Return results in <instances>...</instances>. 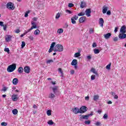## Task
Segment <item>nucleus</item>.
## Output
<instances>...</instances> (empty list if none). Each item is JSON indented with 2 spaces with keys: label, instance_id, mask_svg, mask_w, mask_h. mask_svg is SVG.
Returning a JSON list of instances; mask_svg holds the SVG:
<instances>
[{
  "label": "nucleus",
  "instance_id": "f257e3e1",
  "mask_svg": "<svg viewBox=\"0 0 126 126\" xmlns=\"http://www.w3.org/2000/svg\"><path fill=\"white\" fill-rule=\"evenodd\" d=\"M15 69H16V64L13 63L8 66L7 71H8V72H12L14 71Z\"/></svg>",
  "mask_w": 126,
  "mask_h": 126
},
{
  "label": "nucleus",
  "instance_id": "f03ea898",
  "mask_svg": "<svg viewBox=\"0 0 126 126\" xmlns=\"http://www.w3.org/2000/svg\"><path fill=\"white\" fill-rule=\"evenodd\" d=\"M63 46L61 44H57L55 46L54 52H63Z\"/></svg>",
  "mask_w": 126,
  "mask_h": 126
},
{
  "label": "nucleus",
  "instance_id": "7ed1b4c3",
  "mask_svg": "<svg viewBox=\"0 0 126 126\" xmlns=\"http://www.w3.org/2000/svg\"><path fill=\"white\" fill-rule=\"evenodd\" d=\"M6 7L10 10H14V8H15V6H14V4H13V3L9 2L6 4Z\"/></svg>",
  "mask_w": 126,
  "mask_h": 126
},
{
  "label": "nucleus",
  "instance_id": "20e7f679",
  "mask_svg": "<svg viewBox=\"0 0 126 126\" xmlns=\"http://www.w3.org/2000/svg\"><path fill=\"white\" fill-rule=\"evenodd\" d=\"M87 111V108L85 106H83L81 107L80 108V114H83V113H85V112Z\"/></svg>",
  "mask_w": 126,
  "mask_h": 126
},
{
  "label": "nucleus",
  "instance_id": "39448f33",
  "mask_svg": "<svg viewBox=\"0 0 126 126\" xmlns=\"http://www.w3.org/2000/svg\"><path fill=\"white\" fill-rule=\"evenodd\" d=\"M32 26L30 29L28 30L30 32L31 30H33V29H35L37 28V25H36V23L34 22H32Z\"/></svg>",
  "mask_w": 126,
  "mask_h": 126
},
{
  "label": "nucleus",
  "instance_id": "423d86ee",
  "mask_svg": "<svg viewBox=\"0 0 126 126\" xmlns=\"http://www.w3.org/2000/svg\"><path fill=\"white\" fill-rule=\"evenodd\" d=\"M18 96L17 94H13L12 96V100L13 102H16L18 100V97H17Z\"/></svg>",
  "mask_w": 126,
  "mask_h": 126
},
{
  "label": "nucleus",
  "instance_id": "0eeeda50",
  "mask_svg": "<svg viewBox=\"0 0 126 126\" xmlns=\"http://www.w3.org/2000/svg\"><path fill=\"white\" fill-rule=\"evenodd\" d=\"M72 112L73 113H74L75 114H79L80 113V110H79V109L77 107H75L74 108H72Z\"/></svg>",
  "mask_w": 126,
  "mask_h": 126
},
{
  "label": "nucleus",
  "instance_id": "6e6552de",
  "mask_svg": "<svg viewBox=\"0 0 126 126\" xmlns=\"http://www.w3.org/2000/svg\"><path fill=\"white\" fill-rule=\"evenodd\" d=\"M24 71L26 73H30V67H29V66H26L24 68Z\"/></svg>",
  "mask_w": 126,
  "mask_h": 126
},
{
  "label": "nucleus",
  "instance_id": "1a4fd4ad",
  "mask_svg": "<svg viewBox=\"0 0 126 126\" xmlns=\"http://www.w3.org/2000/svg\"><path fill=\"white\" fill-rule=\"evenodd\" d=\"M119 37L120 39H126V34L125 33H120L119 35Z\"/></svg>",
  "mask_w": 126,
  "mask_h": 126
},
{
  "label": "nucleus",
  "instance_id": "9d476101",
  "mask_svg": "<svg viewBox=\"0 0 126 126\" xmlns=\"http://www.w3.org/2000/svg\"><path fill=\"white\" fill-rule=\"evenodd\" d=\"M86 14L88 17L91 16V9H88L85 11Z\"/></svg>",
  "mask_w": 126,
  "mask_h": 126
},
{
  "label": "nucleus",
  "instance_id": "9b49d317",
  "mask_svg": "<svg viewBox=\"0 0 126 126\" xmlns=\"http://www.w3.org/2000/svg\"><path fill=\"white\" fill-rule=\"evenodd\" d=\"M85 20H86V17H81L79 20V22H80V23H83V22H84Z\"/></svg>",
  "mask_w": 126,
  "mask_h": 126
},
{
  "label": "nucleus",
  "instance_id": "f8f14e48",
  "mask_svg": "<svg viewBox=\"0 0 126 126\" xmlns=\"http://www.w3.org/2000/svg\"><path fill=\"white\" fill-rule=\"evenodd\" d=\"M111 36H112V33L110 32L103 35V37L106 39H110V37H111Z\"/></svg>",
  "mask_w": 126,
  "mask_h": 126
},
{
  "label": "nucleus",
  "instance_id": "ddd939ff",
  "mask_svg": "<svg viewBox=\"0 0 126 126\" xmlns=\"http://www.w3.org/2000/svg\"><path fill=\"white\" fill-rule=\"evenodd\" d=\"M121 33H126V26H123L121 27L120 29Z\"/></svg>",
  "mask_w": 126,
  "mask_h": 126
},
{
  "label": "nucleus",
  "instance_id": "4468645a",
  "mask_svg": "<svg viewBox=\"0 0 126 126\" xmlns=\"http://www.w3.org/2000/svg\"><path fill=\"white\" fill-rule=\"evenodd\" d=\"M12 37V36H11V35H6V36L5 38L6 42H10V41H11Z\"/></svg>",
  "mask_w": 126,
  "mask_h": 126
},
{
  "label": "nucleus",
  "instance_id": "2eb2a0df",
  "mask_svg": "<svg viewBox=\"0 0 126 126\" xmlns=\"http://www.w3.org/2000/svg\"><path fill=\"white\" fill-rule=\"evenodd\" d=\"M86 6V2L84 1H81L80 7L81 8H84Z\"/></svg>",
  "mask_w": 126,
  "mask_h": 126
},
{
  "label": "nucleus",
  "instance_id": "dca6fc26",
  "mask_svg": "<svg viewBox=\"0 0 126 126\" xmlns=\"http://www.w3.org/2000/svg\"><path fill=\"white\" fill-rule=\"evenodd\" d=\"M99 24L100 26H101V27H103V26L104 25V19H103V18H100L99 19Z\"/></svg>",
  "mask_w": 126,
  "mask_h": 126
},
{
  "label": "nucleus",
  "instance_id": "f3484780",
  "mask_svg": "<svg viewBox=\"0 0 126 126\" xmlns=\"http://www.w3.org/2000/svg\"><path fill=\"white\" fill-rule=\"evenodd\" d=\"M108 11V6H104L102 8V13L105 14Z\"/></svg>",
  "mask_w": 126,
  "mask_h": 126
},
{
  "label": "nucleus",
  "instance_id": "a211bd4d",
  "mask_svg": "<svg viewBox=\"0 0 126 126\" xmlns=\"http://www.w3.org/2000/svg\"><path fill=\"white\" fill-rule=\"evenodd\" d=\"M71 65H76L77 64V60L73 59L71 63Z\"/></svg>",
  "mask_w": 126,
  "mask_h": 126
},
{
  "label": "nucleus",
  "instance_id": "6ab92c4d",
  "mask_svg": "<svg viewBox=\"0 0 126 126\" xmlns=\"http://www.w3.org/2000/svg\"><path fill=\"white\" fill-rule=\"evenodd\" d=\"M91 71H92V72H93V73H94V74H95V75L98 76V72L97 71H96V70L95 69V68H92Z\"/></svg>",
  "mask_w": 126,
  "mask_h": 126
},
{
  "label": "nucleus",
  "instance_id": "aec40b11",
  "mask_svg": "<svg viewBox=\"0 0 126 126\" xmlns=\"http://www.w3.org/2000/svg\"><path fill=\"white\" fill-rule=\"evenodd\" d=\"M12 83L14 85H16L17 83H18V79L16 78H14L12 81Z\"/></svg>",
  "mask_w": 126,
  "mask_h": 126
},
{
  "label": "nucleus",
  "instance_id": "412c9836",
  "mask_svg": "<svg viewBox=\"0 0 126 126\" xmlns=\"http://www.w3.org/2000/svg\"><path fill=\"white\" fill-rule=\"evenodd\" d=\"M81 119H83L84 120H88L89 119V115H82L81 117Z\"/></svg>",
  "mask_w": 126,
  "mask_h": 126
},
{
  "label": "nucleus",
  "instance_id": "4be33fe9",
  "mask_svg": "<svg viewBox=\"0 0 126 126\" xmlns=\"http://www.w3.org/2000/svg\"><path fill=\"white\" fill-rule=\"evenodd\" d=\"M23 70H24L23 67H20L18 69V72H19V73L21 74V73H22L23 72Z\"/></svg>",
  "mask_w": 126,
  "mask_h": 126
},
{
  "label": "nucleus",
  "instance_id": "5701e85b",
  "mask_svg": "<svg viewBox=\"0 0 126 126\" xmlns=\"http://www.w3.org/2000/svg\"><path fill=\"white\" fill-rule=\"evenodd\" d=\"M57 33L58 34H63V29H59L57 30Z\"/></svg>",
  "mask_w": 126,
  "mask_h": 126
},
{
  "label": "nucleus",
  "instance_id": "b1692460",
  "mask_svg": "<svg viewBox=\"0 0 126 126\" xmlns=\"http://www.w3.org/2000/svg\"><path fill=\"white\" fill-rule=\"evenodd\" d=\"M99 99V95L95 94L94 96V101H97Z\"/></svg>",
  "mask_w": 126,
  "mask_h": 126
},
{
  "label": "nucleus",
  "instance_id": "393cba45",
  "mask_svg": "<svg viewBox=\"0 0 126 126\" xmlns=\"http://www.w3.org/2000/svg\"><path fill=\"white\" fill-rule=\"evenodd\" d=\"M12 113L13 115H17V114H18V110L16 109H14L12 110Z\"/></svg>",
  "mask_w": 126,
  "mask_h": 126
},
{
  "label": "nucleus",
  "instance_id": "a878e982",
  "mask_svg": "<svg viewBox=\"0 0 126 126\" xmlns=\"http://www.w3.org/2000/svg\"><path fill=\"white\" fill-rule=\"evenodd\" d=\"M49 97L50 99H54V98H55V94H54L53 93H51L49 94Z\"/></svg>",
  "mask_w": 126,
  "mask_h": 126
},
{
  "label": "nucleus",
  "instance_id": "bb28decb",
  "mask_svg": "<svg viewBox=\"0 0 126 126\" xmlns=\"http://www.w3.org/2000/svg\"><path fill=\"white\" fill-rule=\"evenodd\" d=\"M39 34H40V30H39L38 29L35 30L34 32V35H39Z\"/></svg>",
  "mask_w": 126,
  "mask_h": 126
},
{
  "label": "nucleus",
  "instance_id": "cd10ccee",
  "mask_svg": "<svg viewBox=\"0 0 126 126\" xmlns=\"http://www.w3.org/2000/svg\"><path fill=\"white\" fill-rule=\"evenodd\" d=\"M58 71L61 73L62 76H63V69H62V68H59L58 69Z\"/></svg>",
  "mask_w": 126,
  "mask_h": 126
},
{
  "label": "nucleus",
  "instance_id": "c85d7f7f",
  "mask_svg": "<svg viewBox=\"0 0 126 126\" xmlns=\"http://www.w3.org/2000/svg\"><path fill=\"white\" fill-rule=\"evenodd\" d=\"M29 32H30L28 30V31H26L23 34H21L20 35V37H22L25 36V35H26V34H27V33H29Z\"/></svg>",
  "mask_w": 126,
  "mask_h": 126
},
{
  "label": "nucleus",
  "instance_id": "c756f323",
  "mask_svg": "<svg viewBox=\"0 0 126 126\" xmlns=\"http://www.w3.org/2000/svg\"><path fill=\"white\" fill-rule=\"evenodd\" d=\"M47 124L48 125H50V126H53L54 125V122H53V120H49Z\"/></svg>",
  "mask_w": 126,
  "mask_h": 126
},
{
  "label": "nucleus",
  "instance_id": "7c9ffc66",
  "mask_svg": "<svg viewBox=\"0 0 126 126\" xmlns=\"http://www.w3.org/2000/svg\"><path fill=\"white\" fill-rule=\"evenodd\" d=\"M31 12V10H29L28 11H27L25 14V17H28V14L30 13Z\"/></svg>",
  "mask_w": 126,
  "mask_h": 126
},
{
  "label": "nucleus",
  "instance_id": "2f4dec72",
  "mask_svg": "<svg viewBox=\"0 0 126 126\" xmlns=\"http://www.w3.org/2000/svg\"><path fill=\"white\" fill-rule=\"evenodd\" d=\"M94 54H99V53H100V50H99V49H94Z\"/></svg>",
  "mask_w": 126,
  "mask_h": 126
},
{
  "label": "nucleus",
  "instance_id": "473e14b6",
  "mask_svg": "<svg viewBox=\"0 0 126 126\" xmlns=\"http://www.w3.org/2000/svg\"><path fill=\"white\" fill-rule=\"evenodd\" d=\"M94 125L96 126H102V123H101L100 122L97 121Z\"/></svg>",
  "mask_w": 126,
  "mask_h": 126
},
{
  "label": "nucleus",
  "instance_id": "72a5a7b5",
  "mask_svg": "<svg viewBox=\"0 0 126 126\" xmlns=\"http://www.w3.org/2000/svg\"><path fill=\"white\" fill-rule=\"evenodd\" d=\"M112 65V63H109L107 66H106V68L107 69H111V65Z\"/></svg>",
  "mask_w": 126,
  "mask_h": 126
},
{
  "label": "nucleus",
  "instance_id": "f704fd0d",
  "mask_svg": "<svg viewBox=\"0 0 126 126\" xmlns=\"http://www.w3.org/2000/svg\"><path fill=\"white\" fill-rule=\"evenodd\" d=\"M47 116H51V115H52V110H47Z\"/></svg>",
  "mask_w": 126,
  "mask_h": 126
},
{
  "label": "nucleus",
  "instance_id": "c9c22d12",
  "mask_svg": "<svg viewBox=\"0 0 126 126\" xmlns=\"http://www.w3.org/2000/svg\"><path fill=\"white\" fill-rule=\"evenodd\" d=\"M26 45V44L25 43V42L22 41V44H21V48L23 49V48H24L25 47Z\"/></svg>",
  "mask_w": 126,
  "mask_h": 126
},
{
  "label": "nucleus",
  "instance_id": "e433bc0d",
  "mask_svg": "<svg viewBox=\"0 0 126 126\" xmlns=\"http://www.w3.org/2000/svg\"><path fill=\"white\" fill-rule=\"evenodd\" d=\"M81 55L80 53H76L74 54L75 58H78V57H80Z\"/></svg>",
  "mask_w": 126,
  "mask_h": 126
},
{
  "label": "nucleus",
  "instance_id": "4c0bfd02",
  "mask_svg": "<svg viewBox=\"0 0 126 126\" xmlns=\"http://www.w3.org/2000/svg\"><path fill=\"white\" fill-rule=\"evenodd\" d=\"M58 87L55 86L54 88H52V90L54 94H56V90H58Z\"/></svg>",
  "mask_w": 126,
  "mask_h": 126
},
{
  "label": "nucleus",
  "instance_id": "58836bf2",
  "mask_svg": "<svg viewBox=\"0 0 126 126\" xmlns=\"http://www.w3.org/2000/svg\"><path fill=\"white\" fill-rule=\"evenodd\" d=\"M89 33H90V34H93V33H94V28L90 29Z\"/></svg>",
  "mask_w": 126,
  "mask_h": 126
},
{
  "label": "nucleus",
  "instance_id": "ea45409f",
  "mask_svg": "<svg viewBox=\"0 0 126 126\" xmlns=\"http://www.w3.org/2000/svg\"><path fill=\"white\" fill-rule=\"evenodd\" d=\"M55 46H56V42H54L51 44L50 48H52L53 49H54Z\"/></svg>",
  "mask_w": 126,
  "mask_h": 126
},
{
  "label": "nucleus",
  "instance_id": "a19ab883",
  "mask_svg": "<svg viewBox=\"0 0 126 126\" xmlns=\"http://www.w3.org/2000/svg\"><path fill=\"white\" fill-rule=\"evenodd\" d=\"M4 52H6L7 53V54L10 53V50H9V49L8 48H5L4 49Z\"/></svg>",
  "mask_w": 126,
  "mask_h": 126
},
{
  "label": "nucleus",
  "instance_id": "79ce46f5",
  "mask_svg": "<svg viewBox=\"0 0 126 126\" xmlns=\"http://www.w3.org/2000/svg\"><path fill=\"white\" fill-rule=\"evenodd\" d=\"M54 63V61L53 60H48L46 61V63Z\"/></svg>",
  "mask_w": 126,
  "mask_h": 126
},
{
  "label": "nucleus",
  "instance_id": "37998d69",
  "mask_svg": "<svg viewBox=\"0 0 126 126\" xmlns=\"http://www.w3.org/2000/svg\"><path fill=\"white\" fill-rule=\"evenodd\" d=\"M71 22L73 24H76V21H75L74 19H72V18H71Z\"/></svg>",
  "mask_w": 126,
  "mask_h": 126
},
{
  "label": "nucleus",
  "instance_id": "c03bdc74",
  "mask_svg": "<svg viewBox=\"0 0 126 126\" xmlns=\"http://www.w3.org/2000/svg\"><path fill=\"white\" fill-rule=\"evenodd\" d=\"M84 15H85V13L84 12H81L78 14V16H84Z\"/></svg>",
  "mask_w": 126,
  "mask_h": 126
},
{
  "label": "nucleus",
  "instance_id": "a18cd8bd",
  "mask_svg": "<svg viewBox=\"0 0 126 126\" xmlns=\"http://www.w3.org/2000/svg\"><path fill=\"white\" fill-rule=\"evenodd\" d=\"M61 17V14L60 13H58L56 16V19H58Z\"/></svg>",
  "mask_w": 126,
  "mask_h": 126
},
{
  "label": "nucleus",
  "instance_id": "49530a36",
  "mask_svg": "<svg viewBox=\"0 0 126 126\" xmlns=\"http://www.w3.org/2000/svg\"><path fill=\"white\" fill-rule=\"evenodd\" d=\"M74 20H77L78 19V16L76 15H74L73 17H72Z\"/></svg>",
  "mask_w": 126,
  "mask_h": 126
},
{
  "label": "nucleus",
  "instance_id": "de8ad7c7",
  "mask_svg": "<svg viewBox=\"0 0 126 126\" xmlns=\"http://www.w3.org/2000/svg\"><path fill=\"white\" fill-rule=\"evenodd\" d=\"M96 76L95 75H92L91 77V80H95V77Z\"/></svg>",
  "mask_w": 126,
  "mask_h": 126
},
{
  "label": "nucleus",
  "instance_id": "09e8293b",
  "mask_svg": "<svg viewBox=\"0 0 126 126\" xmlns=\"http://www.w3.org/2000/svg\"><path fill=\"white\" fill-rule=\"evenodd\" d=\"M91 123V122L90 121V120L85 121V124L86 125H90Z\"/></svg>",
  "mask_w": 126,
  "mask_h": 126
},
{
  "label": "nucleus",
  "instance_id": "8fccbe9b",
  "mask_svg": "<svg viewBox=\"0 0 126 126\" xmlns=\"http://www.w3.org/2000/svg\"><path fill=\"white\" fill-rule=\"evenodd\" d=\"M1 126H7V123H6L5 122H2L1 123Z\"/></svg>",
  "mask_w": 126,
  "mask_h": 126
},
{
  "label": "nucleus",
  "instance_id": "3c124183",
  "mask_svg": "<svg viewBox=\"0 0 126 126\" xmlns=\"http://www.w3.org/2000/svg\"><path fill=\"white\" fill-rule=\"evenodd\" d=\"M103 119H104V120H106L107 119H108V114H105L104 115H103Z\"/></svg>",
  "mask_w": 126,
  "mask_h": 126
},
{
  "label": "nucleus",
  "instance_id": "603ef678",
  "mask_svg": "<svg viewBox=\"0 0 126 126\" xmlns=\"http://www.w3.org/2000/svg\"><path fill=\"white\" fill-rule=\"evenodd\" d=\"M7 28V26L6 25H4L3 26V29L4 31H6V29Z\"/></svg>",
  "mask_w": 126,
  "mask_h": 126
},
{
  "label": "nucleus",
  "instance_id": "864d4df0",
  "mask_svg": "<svg viewBox=\"0 0 126 126\" xmlns=\"http://www.w3.org/2000/svg\"><path fill=\"white\" fill-rule=\"evenodd\" d=\"M8 89V88H6V87H4L3 88L1 91H3L4 92H5L6 91V90H7Z\"/></svg>",
  "mask_w": 126,
  "mask_h": 126
},
{
  "label": "nucleus",
  "instance_id": "5fc2aeb1",
  "mask_svg": "<svg viewBox=\"0 0 126 126\" xmlns=\"http://www.w3.org/2000/svg\"><path fill=\"white\" fill-rule=\"evenodd\" d=\"M73 6H74V4H73L71 3H69L68 4V7H73Z\"/></svg>",
  "mask_w": 126,
  "mask_h": 126
},
{
  "label": "nucleus",
  "instance_id": "6e6d98bb",
  "mask_svg": "<svg viewBox=\"0 0 126 126\" xmlns=\"http://www.w3.org/2000/svg\"><path fill=\"white\" fill-rule=\"evenodd\" d=\"M53 51H54V49L50 47L48 52H49V53H52V52H53Z\"/></svg>",
  "mask_w": 126,
  "mask_h": 126
},
{
  "label": "nucleus",
  "instance_id": "4d7b16f0",
  "mask_svg": "<svg viewBox=\"0 0 126 126\" xmlns=\"http://www.w3.org/2000/svg\"><path fill=\"white\" fill-rule=\"evenodd\" d=\"M93 48H96L97 47V44L96 43H94L92 45Z\"/></svg>",
  "mask_w": 126,
  "mask_h": 126
},
{
  "label": "nucleus",
  "instance_id": "13d9d810",
  "mask_svg": "<svg viewBox=\"0 0 126 126\" xmlns=\"http://www.w3.org/2000/svg\"><path fill=\"white\" fill-rule=\"evenodd\" d=\"M66 12H67L69 14H71V13H72V12L70 10H66Z\"/></svg>",
  "mask_w": 126,
  "mask_h": 126
},
{
  "label": "nucleus",
  "instance_id": "bf43d9fd",
  "mask_svg": "<svg viewBox=\"0 0 126 126\" xmlns=\"http://www.w3.org/2000/svg\"><path fill=\"white\" fill-rule=\"evenodd\" d=\"M106 14H107V15H111V11L110 10H108L106 12Z\"/></svg>",
  "mask_w": 126,
  "mask_h": 126
},
{
  "label": "nucleus",
  "instance_id": "052dcab7",
  "mask_svg": "<svg viewBox=\"0 0 126 126\" xmlns=\"http://www.w3.org/2000/svg\"><path fill=\"white\" fill-rule=\"evenodd\" d=\"M118 37H116L113 39V41L114 42H118Z\"/></svg>",
  "mask_w": 126,
  "mask_h": 126
},
{
  "label": "nucleus",
  "instance_id": "680f3d73",
  "mask_svg": "<svg viewBox=\"0 0 126 126\" xmlns=\"http://www.w3.org/2000/svg\"><path fill=\"white\" fill-rule=\"evenodd\" d=\"M85 99L87 101H89V96H86L85 97Z\"/></svg>",
  "mask_w": 126,
  "mask_h": 126
},
{
  "label": "nucleus",
  "instance_id": "e2e57ef3",
  "mask_svg": "<svg viewBox=\"0 0 126 126\" xmlns=\"http://www.w3.org/2000/svg\"><path fill=\"white\" fill-rule=\"evenodd\" d=\"M70 74H74V70H70Z\"/></svg>",
  "mask_w": 126,
  "mask_h": 126
},
{
  "label": "nucleus",
  "instance_id": "0e129e2a",
  "mask_svg": "<svg viewBox=\"0 0 126 126\" xmlns=\"http://www.w3.org/2000/svg\"><path fill=\"white\" fill-rule=\"evenodd\" d=\"M118 29H119L118 27H116L115 28L114 32H115V33L117 32L118 31Z\"/></svg>",
  "mask_w": 126,
  "mask_h": 126
},
{
  "label": "nucleus",
  "instance_id": "69168bd1",
  "mask_svg": "<svg viewBox=\"0 0 126 126\" xmlns=\"http://www.w3.org/2000/svg\"><path fill=\"white\" fill-rule=\"evenodd\" d=\"M4 25H3V22H0V26H3Z\"/></svg>",
  "mask_w": 126,
  "mask_h": 126
},
{
  "label": "nucleus",
  "instance_id": "338daca9",
  "mask_svg": "<svg viewBox=\"0 0 126 126\" xmlns=\"http://www.w3.org/2000/svg\"><path fill=\"white\" fill-rule=\"evenodd\" d=\"M20 32V31L19 29H17L15 31V33H18Z\"/></svg>",
  "mask_w": 126,
  "mask_h": 126
},
{
  "label": "nucleus",
  "instance_id": "774afa93",
  "mask_svg": "<svg viewBox=\"0 0 126 126\" xmlns=\"http://www.w3.org/2000/svg\"><path fill=\"white\" fill-rule=\"evenodd\" d=\"M32 20L33 21H37V17H33Z\"/></svg>",
  "mask_w": 126,
  "mask_h": 126
}]
</instances>
